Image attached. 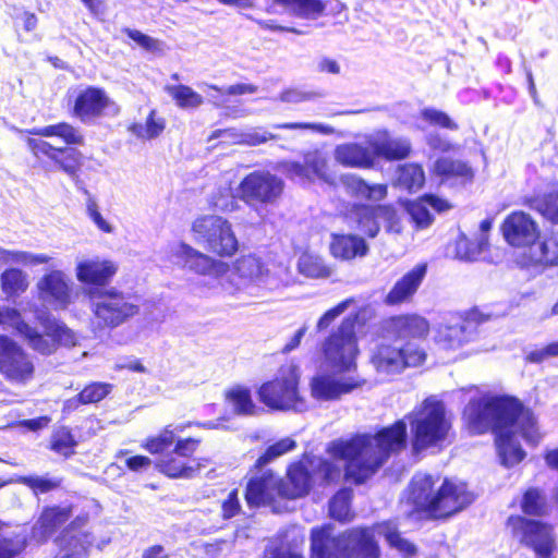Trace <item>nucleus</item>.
Instances as JSON below:
<instances>
[{
	"label": "nucleus",
	"mask_w": 558,
	"mask_h": 558,
	"mask_svg": "<svg viewBox=\"0 0 558 558\" xmlns=\"http://www.w3.org/2000/svg\"><path fill=\"white\" fill-rule=\"evenodd\" d=\"M191 231L203 253L190 244L181 243L179 257L193 272L201 276H223L229 265L218 258H232L240 250V242L232 223L220 215L206 214L196 217Z\"/></svg>",
	"instance_id": "obj_1"
},
{
	"label": "nucleus",
	"mask_w": 558,
	"mask_h": 558,
	"mask_svg": "<svg viewBox=\"0 0 558 558\" xmlns=\"http://www.w3.org/2000/svg\"><path fill=\"white\" fill-rule=\"evenodd\" d=\"M384 446V427L375 434H354L349 439L332 440L327 448L331 458L345 462L344 472L332 459L320 458L315 468L322 486L336 485L342 475L355 485L363 484L380 466L378 449Z\"/></svg>",
	"instance_id": "obj_2"
},
{
	"label": "nucleus",
	"mask_w": 558,
	"mask_h": 558,
	"mask_svg": "<svg viewBox=\"0 0 558 558\" xmlns=\"http://www.w3.org/2000/svg\"><path fill=\"white\" fill-rule=\"evenodd\" d=\"M437 480L427 473L415 474L407 488V502L411 513L418 517L444 521L470 507L476 495L462 481L445 477L439 486Z\"/></svg>",
	"instance_id": "obj_3"
},
{
	"label": "nucleus",
	"mask_w": 558,
	"mask_h": 558,
	"mask_svg": "<svg viewBox=\"0 0 558 558\" xmlns=\"http://www.w3.org/2000/svg\"><path fill=\"white\" fill-rule=\"evenodd\" d=\"M41 137H59L65 146L56 147L49 142L28 137L26 146L31 154L39 160H47L54 169L62 171L72 179H77L85 163L84 154L73 145H84L85 137L77 128L69 122H59L44 128L27 131Z\"/></svg>",
	"instance_id": "obj_4"
},
{
	"label": "nucleus",
	"mask_w": 558,
	"mask_h": 558,
	"mask_svg": "<svg viewBox=\"0 0 558 558\" xmlns=\"http://www.w3.org/2000/svg\"><path fill=\"white\" fill-rule=\"evenodd\" d=\"M386 331L391 340L386 348V374H400L425 362L426 353L415 341L428 336L427 319L417 314L395 315L387 320Z\"/></svg>",
	"instance_id": "obj_5"
},
{
	"label": "nucleus",
	"mask_w": 558,
	"mask_h": 558,
	"mask_svg": "<svg viewBox=\"0 0 558 558\" xmlns=\"http://www.w3.org/2000/svg\"><path fill=\"white\" fill-rule=\"evenodd\" d=\"M330 525L311 530L310 558H379L380 551L368 527H351L331 535Z\"/></svg>",
	"instance_id": "obj_6"
},
{
	"label": "nucleus",
	"mask_w": 558,
	"mask_h": 558,
	"mask_svg": "<svg viewBox=\"0 0 558 558\" xmlns=\"http://www.w3.org/2000/svg\"><path fill=\"white\" fill-rule=\"evenodd\" d=\"M413 454L441 451L449 440L452 422L441 401L425 399L408 414Z\"/></svg>",
	"instance_id": "obj_7"
},
{
	"label": "nucleus",
	"mask_w": 558,
	"mask_h": 558,
	"mask_svg": "<svg viewBox=\"0 0 558 558\" xmlns=\"http://www.w3.org/2000/svg\"><path fill=\"white\" fill-rule=\"evenodd\" d=\"M92 312L98 330H112L140 315L146 301L137 293H124L114 288L90 289Z\"/></svg>",
	"instance_id": "obj_8"
},
{
	"label": "nucleus",
	"mask_w": 558,
	"mask_h": 558,
	"mask_svg": "<svg viewBox=\"0 0 558 558\" xmlns=\"http://www.w3.org/2000/svg\"><path fill=\"white\" fill-rule=\"evenodd\" d=\"M511 533L520 545L531 549L536 558H556L557 543L554 526L547 522L512 514L507 519Z\"/></svg>",
	"instance_id": "obj_9"
},
{
	"label": "nucleus",
	"mask_w": 558,
	"mask_h": 558,
	"mask_svg": "<svg viewBox=\"0 0 558 558\" xmlns=\"http://www.w3.org/2000/svg\"><path fill=\"white\" fill-rule=\"evenodd\" d=\"M355 324V317H345L323 343L324 357L339 372H347L355 366L359 353Z\"/></svg>",
	"instance_id": "obj_10"
},
{
	"label": "nucleus",
	"mask_w": 558,
	"mask_h": 558,
	"mask_svg": "<svg viewBox=\"0 0 558 558\" xmlns=\"http://www.w3.org/2000/svg\"><path fill=\"white\" fill-rule=\"evenodd\" d=\"M44 328L40 333L25 322L16 326L19 332L27 341L28 345L41 355H51L60 345H74V332L62 322L51 318L49 315L39 317Z\"/></svg>",
	"instance_id": "obj_11"
},
{
	"label": "nucleus",
	"mask_w": 558,
	"mask_h": 558,
	"mask_svg": "<svg viewBox=\"0 0 558 558\" xmlns=\"http://www.w3.org/2000/svg\"><path fill=\"white\" fill-rule=\"evenodd\" d=\"M283 190L281 178L266 170H255L239 183L238 197L250 207H264L277 203Z\"/></svg>",
	"instance_id": "obj_12"
},
{
	"label": "nucleus",
	"mask_w": 558,
	"mask_h": 558,
	"mask_svg": "<svg viewBox=\"0 0 558 558\" xmlns=\"http://www.w3.org/2000/svg\"><path fill=\"white\" fill-rule=\"evenodd\" d=\"M199 444L201 439L197 438H178L174 447L155 462V468L168 478L194 477L201 470L195 459Z\"/></svg>",
	"instance_id": "obj_13"
},
{
	"label": "nucleus",
	"mask_w": 558,
	"mask_h": 558,
	"mask_svg": "<svg viewBox=\"0 0 558 558\" xmlns=\"http://www.w3.org/2000/svg\"><path fill=\"white\" fill-rule=\"evenodd\" d=\"M109 109H113L114 113L119 111L108 93L99 86H87L77 93L71 114L82 123H87L102 118Z\"/></svg>",
	"instance_id": "obj_14"
},
{
	"label": "nucleus",
	"mask_w": 558,
	"mask_h": 558,
	"mask_svg": "<svg viewBox=\"0 0 558 558\" xmlns=\"http://www.w3.org/2000/svg\"><path fill=\"white\" fill-rule=\"evenodd\" d=\"M34 369L28 354L10 337L0 335V373L9 380L25 383Z\"/></svg>",
	"instance_id": "obj_15"
},
{
	"label": "nucleus",
	"mask_w": 558,
	"mask_h": 558,
	"mask_svg": "<svg viewBox=\"0 0 558 558\" xmlns=\"http://www.w3.org/2000/svg\"><path fill=\"white\" fill-rule=\"evenodd\" d=\"M259 401L271 410H287L300 401L298 379L294 376H279L260 385L257 390Z\"/></svg>",
	"instance_id": "obj_16"
},
{
	"label": "nucleus",
	"mask_w": 558,
	"mask_h": 558,
	"mask_svg": "<svg viewBox=\"0 0 558 558\" xmlns=\"http://www.w3.org/2000/svg\"><path fill=\"white\" fill-rule=\"evenodd\" d=\"M500 232L505 241L512 247H530L539 238L537 222L522 210L511 211L500 223Z\"/></svg>",
	"instance_id": "obj_17"
},
{
	"label": "nucleus",
	"mask_w": 558,
	"mask_h": 558,
	"mask_svg": "<svg viewBox=\"0 0 558 558\" xmlns=\"http://www.w3.org/2000/svg\"><path fill=\"white\" fill-rule=\"evenodd\" d=\"M244 499L250 508L274 506L279 498V477L271 470L252 475L245 486Z\"/></svg>",
	"instance_id": "obj_18"
},
{
	"label": "nucleus",
	"mask_w": 558,
	"mask_h": 558,
	"mask_svg": "<svg viewBox=\"0 0 558 558\" xmlns=\"http://www.w3.org/2000/svg\"><path fill=\"white\" fill-rule=\"evenodd\" d=\"M462 425L472 435H484L493 432L492 396L470 399L461 413Z\"/></svg>",
	"instance_id": "obj_19"
},
{
	"label": "nucleus",
	"mask_w": 558,
	"mask_h": 558,
	"mask_svg": "<svg viewBox=\"0 0 558 558\" xmlns=\"http://www.w3.org/2000/svg\"><path fill=\"white\" fill-rule=\"evenodd\" d=\"M73 505L45 506L32 527V537L39 543H47L71 519Z\"/></svg>",
	"instance_id": "obj_20"
},
{
	"label": "nucleus",
	"mask_w": 558,
	"mask_h": 558,
	"mask_svg": "<svg viewBox=\"0 0 558 558\" xmlns=\"http://www.w3.org/2000/svg\"><path fill=\"white\" fill-rule=\"evenodd\" d=\"M313 487V474L303 461L288 465L286 478L279 477V498L294 500L307 496Z\"/></svg>",
	"instance_id": "obj_21"
},
{
	"label": "nucleus",
	"mask_w": 558,
	"mask_h": 558,
	"mask_svg": "<svg viewBox=\"0 0 558 558\" xmlns=\"http://www.w3.org/2000/svg\"><path fill=\"white\" fill-rule=\"evenodd\" d=\"M492 402L494 435L513 432L527 408L518 398L508 395L492 396Z\"/></svg>",
	"instance_id": "obj_22"
},
{
	"label": "nucleus",
	"mask_w": 558,
	"mask_h": 558,
	"mask_svg": "<svg viewBox=\"0 0 558 558\" xmlns=\"http://www.w3.org/2000/svg\"><path fill=\"white\" fill-rule=\"evenodd\" d=\"M427 275V264L420 263L402 275L386 294V304L411 303Z\"/></svg>",
	"instance_id": "obj_23"
},
{
	"label": "nucleus",
	"mask_w": 558,
	"mask_h": 558,
	"mask_svg": "<svg viewBox=\"0 0 558 558\" xmlns=\"http://www.w3.org/2000/svg\"><path fill=\"white\" fill-rule=\"evenodd\" d=\"M432 175L438 178L441 183L465 185L474 180L475 171L466 160L440 156L434 162Z\"/></svg>",
	"instance_id": "obj_24"
},
{
	"label": "nucleus",
	"mask_w": 558,
	"mask_h": 558,
	"mask_svg": "<svg viewBox=\"0 0 558 558\" xmlns=\"http://www.w3.org/2000/svg\"><path fill=\"white\" fill-rule=\"evenodd\" d=\"M381 153H384V145L369 147L357 143H348L336 147L335 158L344 167L371 168L375 157Z\"/></svg>",
	"instance_id": "obj_25"
},
{
	"label": "nucleus",
	"mask_w": 558,
	"mask_h": 558,
	"mask_svg": "<svg viewBox=\"0 0 558 558\" xmlns=\"http://www.w3.org/2000/svg\"><path fill=\"white\" fill-rule=\"evenodd\" d=\"M518 264L526 269L558 266V230H553L543 238L538 244V255L522 254Z\"/></svg>",
	"instance_id": "obj_26"
},
{
	"label": "nucleus",
	"mask_w": 558,
	"mask_h": 558,
	"mask_svg": "<svg viewBox=\"0 0 558 558\" xmlns=\"http://www.w3.org/2000/svg\"><path fill=\"white\" fill-rule=\"evenodd\" d=\"M118 271L111 260H85L77 265V279L88 286L106 287Z\"/></svg>",
	"instance_id": "obj_27"
},
{
	"label": "nucleus",
	"mask_w": 558,
	"mask_h": 558,
	"mask_svg": "<svg viewBox=\"0 0 558 558\" xmlns=\"http://www.w3.org/2000/svg\"><path fill=\"white\" fill-rule=\"evenodd\" d=\"M380 206H371L364 204H353L347 210L345 217L356 231L361 234L374 238L379 232L378 210Z\"/></svg>",
	"instance_id": "obj_28"
},
{
	"label": "nucleus",
	"mask_w": 558,
	"mask_h": 558,
	"mask_svg": "<svg viewBox=\"0 0 558 558\" xmlns=\"http://www.w3.org/2000/svg\"><path fill=\"white\" fill-rule=\"evenodd\" d=\"M363 380L349 379L345 381L328 377H317L312 385L313 395L322 400H337L342 395L350 393L363 385Z\"/></svg>",
	"instance_id": "obj_29"
},
{
	"label": "nucleus",
	"mask_w": 558,
	"mask_h": 558,
	"mask_svg": "<svg viewBox=\"0 0 558 558\" xmlns=\"http://www.w3.org/2000/svg\"><path fill=\"white\" fill-rule=\"evenodd\" d=\"M425 181L426 177L423 166L410 162L398 166L391 184L409 193H415L424 186Z\"/></svg>",
	"instance_id": "obj_30"
},
{
	"label": "nucleus",
	"mask_w": 558,
	"mask_h": 558,
	"mask_svg": "<svg viewBox=\"0 0 558 558\" xmlns=\"http://www.w3.org/2000/svg\"><path fill=\"white\" fill-rule=\"evenodd\" d=\"M471 320L450 324L441 327L438 331L436 342L444 350H456L471 340Z\"/></svg>",
	"instance_id": "obj_31"
},
{
	"label": "nucleus",
	"mask_w": 558,
	"mask_h": 558,
	"mask_svg": "<svg viewBox=\"0 0 558 558\" xmlns=\"http://www.w3.org/2000/svg\"><path fill=\"white\" fill-rule=\"evenodd\" d=\"M340 182L352 198L365 201H379L384 197V184H368L356 174H343Z\"/></svg>",
	"instance_id": "obj_32"
},
{
	"label": "nucleus",
	"mask_w": 558,
	"mask_h": 558,
	"mask_svg": "<svg viewBox=\"0 0 558 558\" xmlns=\"http://www.w3.org/2000/svg\"><path fill=\"white\" fill-rule=\"evenodd\" d=\"M330 252L336 258L350 260L357 256H364L367 252V246L360 236L337 234L332 236Z\"/></svg>",
	"instance_id": "obj_33"
},
{
	"label": "nucleus",
	"mask_w": 558,
	"mask_h": 558,
	"mask_svg": "<svg viewBox=\"0 0 558 558\" xmlns=\"http://www.w3.org/2000/svg\"><path fill=\"white\" fill-rule=\"evenodd\" d=\"M523 205L536 211L551 225H558V189L527 196L523 199Z\"/></svg>",
	"instance_id": "obj_34"
},
{
	"label": "nucleus",
	"mask_w": 558,
	"mask_h": 558,
	"mask_svg": "<svg viewBox=\"0 0 558 558\" xmlns=\"http://www.w3.org/2000/svg\"><path fill=\"white\" fill-rule=\"evenodd\" d=\"M37 288L43 298H51L61 303L69 302V287L63 274L59 270H52L44 275L38 281Z\"/></svg>",
	"instance_id": "obj_35"
},
{
	"label": "nucleus",
	"mask_w": 558,
	"mask_h": 558,
	"mask_svg": "<svg viewBox=\"0 0 558 558\" xmlns=\"http://www.w3.org/2000/svg\"><path fill=\"white\" fill-rule=\"evenodd\" d=\"M223 397L236 415L252 416L257 413L251 389L246 386L234 385L225 390Z\"/></svg>",
	"instance_id": "obj_36"
},
{
	"label": "nucleus",
	"mask_w": 558,
	"mask_h": 558,
	"mask_svg": "<svg viewBox=\"0 0 558 558\" xmlns=\"http://www.w3.org/2000/svg\"><path fill=\"white\" fill-rule=\"evenodd\" d=\"M495 445L502 465L507 468L519 464L525 458L524 450L514 441V432L495 435Z\"/></svg>",
	"instance_id": "obj_37"
},
{
	"label": "nucleus",
	"mask_w": 558,
	"mask_h": 558,
	"mask_svg": "<svg viewBox=\"0 0 558 558\" xmlns=\"http://www.w3.org/2000/svg\"><path fill=\"white\" fill-rule=\"evenodd\" d=\"M520 508L524 517H545L548 513V504L544 490L531 486L523 490Z\"/></svg>",
	"instance_id": "obj_38"
},
{
	"label": "nucleus",
	"mask_w": 558,
	"mask_h": 558,
	"mask_svg": "<svg viewBox=\"0 0 558 558\" xmlns=\"http://www.w3.org/2000/svg\"><path fill=\"white\" fill-rule=\"evenodd\" d=\"M166 129V120L157 114L156 109H151L145 124L133 122L128 126V131L138 140L150 141L158 137Z\"/></svg>",
	"instance_id": "obj_39"
},
{
	"label": "nucleus",
	"mask_w": 558,
	"mask_h": 558,
	"mask_svg": "<svg viewBox=\"0 0 558 558\" xmlns=\"http://www.w3.org/2000/svg\"><path fill=\"white\" fill-rule=\"evenodd\" d=\"M177 440L174 430L170 426H165L156 435L146 437L142 441L141 448L151 456L163 457L174 447Z\"/></svg>",
	"instance_id": "obj_40"
},
{
	"label": "nucleus",
	"mask_w": 558,
	"mask_h": 558,
	"mask_svg": "<svg viewBox=\"0 0 558 558\" xmlns=\"http://www.w3.org/2000/svg\"><path fill=\"white\" fill-rule=\"evenodd\" d=\"M352 498L351 488L339 489L329 501V515L341 523L350 522L354 518L351 510Z\"/></svg>",
	"instance_id": "obj_41"
},
{
	"label": "nucleus",
	"mask_w": 558,
	"mask_h": 558,
	"mask_svg": "<svg viewBox=\"0 0 558 558\" xmlns=\"http://www.w3.org/2000/svg\"><path fill=\"white\" fill-rule=\"evenodd\" d=\"M487 236L471 239L465 234H459L454 241V256L461 260H475L487 248Z\"/></svg>",
	"instance_id": "obj_42"
},
{
	"label": "nucleus",
	"mask_w": 558,
	"mask_h": 558,
	"mask_svg": "<svg viewBox=\"0 0 558 558\" xmlns=\"http://www.w3.org/2000/svg\"><path fill=\"white\" fill-rule=\"evenodd\" d=\"M166 92L172 98L175 105L183 109L196 108L204 101V98L201 94L184 84L167 86Z\"/></svg>",
	"instance_id": "obj_43"
},
{
	"label": "nucleus",
	"mask_w": 558,
	"mask_h": 558,
	"mask_svg": "<svg viewBox=\"0 0 558 558\" xmlns=\"http://www.w3.org/2000/svg\"><path fill=\"white\" fill-rule=\"evenodd\" d=\"M28 288L26 275L19 268H8L1 274V289L7 296H16Z\"/></svg>",
	"instance_id": "obj_44"
},
{
	"label": "nucleus",
	"mask_w": 558,
	"mask_h": 558,
	"mask_svg": "<svg viewBox=\"0 0 558 558\" xmlns=\"http://www.w3.org/2000/svg\"><path fill=\"white\" fill-rule=\"evenodd\" d=\"M408 444L407 424L403 420L395 422L386 427V459L391 453H399Z\"/></svg>",
	"instance_id": "obj_45"
},
{
	"label": "nucleus",
	"mask_w": 558,
	"mask_h": 558,
	"mask_svg": "<svg viewBox=\"0 0 558 558\" xmlns=\"http://www.w3.org/2000/svg\"><path fill=\"white\" fill-rule=\"evenodd\" d=\"M263 263L254 254H245L238 257L233 263L234 272L243 279L255 280L263 275Z\"/></svg>",
	"instance_id": "obj_46"
},
{
	"label": "nucleus",
	"mask_w": 558,
	"mask_h": 558,
	"mask_svg": "<svg viewBox=\"0 0 558 558\" xmlns=\"http://www.w3.org/2000/svg\"><path fill=\"white\" fill-rule=\"evenodd\" d=\"M274 2L291 9L303 17H317L325 10V3L322 0H274Z\"/></svg>",
	"instance_id": "obj_47"
},
{
	"label": "nucleus",
	"mask_w": 558,
	"mask_h": 558,
	"mask_svg": "<svg viewBox=\"0 0 558 558\" xmlns=\"http://www.w3.org/2000/svg\"><path fill=\"white\" fill-rule=\"evenodd\" d=\"M296 442L291 438H282L270 446L256 459L253 470H260L263 466L275 460L276 458L293 450Z\"/></svg>",
	"instance_id": "obj_48"
},
{
	"label": "nucleus",
	"mask_w": 558,
	"mask_h": 558,
	"mask_svg": "<svg viewBox=\"0 0 558 558\" xmlns=\"http://www.w3.org/2000/svg\"><path fill=\"white\" fill-rule=\"evenodd\" d=\"M412 143L409 137H387L385 157L389 161H399L409 158L412 154Z\"/></svg>",
	"instance_id": "obj_49"
},
{
	"label": "nucleus",
	"mask_w": 558,
	"mask_h": 558,
	"mask_svg": "<svg viewBox=\"0 0 558 558\" xmlns=\"http://www.w3.org/2000/svg\"><path fill=\"white\" fill-rule=\"evenodd\" d=\"M420 118L430 126L457 131L459 124L445 111L427 107L420 110Z\"/></svg>",
	"instance_id": "obj_50"
},
{
	"label": "nucleus",
	"mask_w": 558,
	"mask_h": 558,
	"mask_svg": "<svg viewBox=\"0 0 558 558\" xmlns=\"http://www.w3.org/2000/svg\"><path fill=\"white\" fill-rule=\"evenodd\" d=\"M520 434L531 446L536 447L542 439V434L537 426V420L531 409H526L518 422Z\"/></svg>",
	"instance_id": "obj_51"
},
{
	"label": "nucleus",
	"mask_w": 558,
	"mask_h": 558,
	"mask_svg": "<svg viewBox=\"0 0 558 558\" xmlns=\"http://www.w3.org/2000/svg\"><path fill=\"white\" fill-rule=\"evenodd\" d=\"M405 211L417 229H425L434 221L427 205L418 197L415 201H404Z\"/></svg>",
	"instance_id": "obj_52"
},
{
	"label": "nucleus",
	"mask_w": 558,
	"mask_h": 558,
	"mask_svg": "<svg viewBox=\"0 0 558 558\" xmlns=\"http://www.w3.org/2000/svg\"><path fill=\"white\" fill-rule=\"evenodd\" d=\"M76 445L72 432L68 427H62L52 434L49 448L64 457H70L74 453Z\"/></svg>",
	"instance_id": "obj_53"
},
{
	"label": "nucleus",
	"mask_w": 558,
	"mask_h": 558,
	"mask_svg": "<svg viewBox=\"0 0 558 558\" xmlns=\"http://www.w3.org/2000/svg\"><path fill=\"white\" fill-rule=\"evenodd\" d=\"M113 386L109 383L92 381L84 386L78 392L84 404L98 403L106 399L112 391Z\"/></svg>",
	"instance_id": "obj_54"
},
{
	"label": "nucleus",
	"mask_w": 558,
	"mask_h": 558,
	"mask_svg": "<svg viewBox=\"0 0 558 558\" xmlns=\"http://www.w3.org/2000/svg\"><path fill=\"white\" fill-rule=\"evenodd\" d=\"M405 211L404 201L399 206L386 205V231L400 233L404 228Z\"/></svg>",
	"instance_id": "obj_55"
},
{
	"label": "nucleus",
	"mask_w": 558,
	"mask_h": 558,
	"mask_svg": "<svg viewBox=\"0 0 558 558\" xmlns=\"http://www.w3.org/2000/svg\"><path fill=\"white\" fill-rule=\"evenodd\" d=\"M386 542L403 558H412L417 554L415 544L404 538L398 531H386Z\"/></svg>",
	"instance_id": "obj_56"
},
{
	"label": "nucleus",
	"mask_w": 558,
	"mask_h": 558,
	"mask_svg": "<svg viewBox=\"0 0 558 558\" xmlns=\"http://www.w3.org/2000/svg\"><path fill=\"white\" fill-rule=\"evenodd\" d=\"M23 483L32 489L35 495L46 494L61 486L60 480L46 478L40 476H26Z\"/></svg>",
	"instance_id": "obj_57"
},
{
	"label": "nucleus",
	"mask_w": 558,
	"mask_h": 558,
	"mask_svg": "<svg viewBox=\"0 0 558 558\" xmlns=\"http://www.w3.org/2000/svg\"><path fill=\"white\" fill-rule=\"evenodd\" d=\"M89 521L88 513L76 515L70 523L56 536L54 541H68L76 543V538L81 537L85 532L74 534L75 530L85 526Z\"/></svg>",
	"instance_id": "obj_58"
},
{
	"label": "nucleus",
	"mask_w": 558,
	"mask_h": 558,
	"mask_svg": "<svg viewBox=\"0 0 558 558\" xmlns=\"http://www.w3.org/2000/svg\"><path fill=\"white\" fill-rule=\"evenodd\" d=\"M307 172L320 179H326L328 174V160L318 151L310 153L305 156Z\"/></svg>",
	"instance_id": "obj_59"
},
{
	"label": "nucleus",
	"mask_w": 558,
	"mask_h": 558,
	"mask_svg": "<svg viewBox=\"0 0 558 558\" xmlns=\"http://www.w3.org/2000/svg\"><path fill=\"white\" fill-rule=\"evenodd\" d=\"M241 511L242 506L239 498V489L233 488L229 492L227 498L221 502L220 517L222 520H230L240 514Z\"/></svg>",
	"instance_id": "obj_60"
},
{
	"label": "nucleus",
	"mask_w": 558,
	"mask_h": 558,
	"mask_svg": "<svg viewBox=\"0 0 558 558\" xmlns=\"http://www.w3.org/2000/svg\"><path fill=\"white\" fill-rule=\"evenodd\" d=\"M551 357H558V340L549 342L543 348L530 351L525 355V361L533 364H541Z\"/></svg>",
	"instance_id": "obj_61"
},
{
	"label": "nucleus",
	"mask_w": 558,
	"mask_h": 558,
	"mask_svg": "<svg viewBox=\"0 0 558 558\" xmlns=\"http://www.w3.org/2000/svg\"><path fill=\"white\" fill-rule=\"evenodd\" d=\"M352 299H347L335 305L333 307L326 311L318 319L316 324L317 331L327 329L335 318L340 315L351 303Z\"/></svg>",
	"instance_id": "obj_62"
},
{
	"label": "nucleus",
	"mask_w": 558,
	"mask_h": 558,
	"mask_svg": "<svg viewBox=\"0 0 558 558\" xmlns=\"http://www.w3.org/2000/svg\"><path fill=\"white\" fill-rule=\"evenodd\" d=\"M124 34L146 51L155 52L160 51L159 41L137 29L125 28Z\"/></svg>",
	"instance_id": "obj_63"
},
{
	"label": "nucleus",
	"mask_w": 558,
	"mask_h": 558,
	"mask_svg": "<svg viewBox=\"0 0 558 558\" xmlns=\"http://www.w3.org/2000/svg\"><path fill=\"white\" fill-rule=\"evenodd\" d=\"M86 211L88 217L93 220V222L97 226V228L104 233H111L113 228L112 226L104 219L101 216L98 205L93 197H88L86 201Z\"/></svg>",
	"instance_id": "obj_64"
}]
</instances>
